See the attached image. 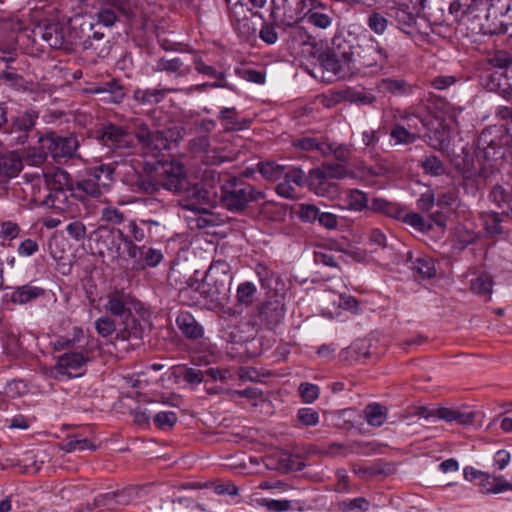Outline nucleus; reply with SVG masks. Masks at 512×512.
I'll return each instance as SVG.
<instances>
[{
    "label": "nucleus",
    "mask_w": 512,
    "mask_h": 512,
    "mask_svg": "<svg viewBox=\"0 0 512 512\" xmlns=\"http://www.w3.org/2000/svg\"><path fill=\"white\" fill-rule=\"evenodd\" d=\"M387 59V52L372 37L359 38L354 44L341 34L335 35L328 50L319 56L322 68L338 78L363 68H382Z\"/></svg>",
    "instance_id": "1"
},
{
    "label": "nucleus",
    "mask_w": 512,
    "mask_h": 512,
    "mask_svg": "<svg viewBox=\"0 0 512 512\" xmlns=\"http://www.w3.org/2000/svg\"><path fill=\"white\" fill-rule=\"evenodd\" d=\"M230 265L223 260L213 261L205 273L202 283L195 281L189 288L199 291L201 296L213 307L223 306L229 299L232 283Z\"/></svg>",
    "instance_id": "2"
},
{
    "label": "nucleus",
    "mask_w": 512,
    "mask_h": 512,
    "mask_svg": "<svg viewBox=\"0 0 512 512\" xmlns=\"http://www.w3.org/2000/svg\"><path fill=\"white\" fill-rule=\"evenodd\" d=\"M46 195L41 198L40 195H34V201L56 212L67 213L74 217L78 213V206L71 199L69 192L70 175L62 169H57L52 173H45Z\"/></svg>",
    "instance_id": "3"
},
{
    "label": "nucleus",
    "mask_w": 512,
    "mask_h": 512,
    "mask_svg": "<svg viewBox=\"0 0 512 512\" xmlns=\"http://www.w3.org/2000/svg\"><path fill=\"white\" fill-rule=\"evenodd\" d=\"M264 197L263 191L241 178H230L221 186V201L224 207L231 212L241 213L251 203Z\"/></svg>",
    "instance_id": "4"
},
{
    "label": "nucleus",
    "mask_w": 512,
    "mask_h": 512,
    "mask_svg": "<svg viewBox=\"0 0 512 512\" xmlns=\"http://www.w3.org/2000/svg\"><path fill=\"white\" fill-rule=\"evenodd\" d=\"M386 15L389 16L391 26L410 38L422 34L418 23L419 12L416 0H394L393 5L387 7Z\"/></svg>",
    "instance_id": "5"
},
{
    "label": "nucleus",
    "mask_w": 512,
    "mask_h": 512,
    "mask_svg": "<svg viewBox=\"0 0 512 512\" xmlns=\"http://www.w3.org/2000/svg\"><path fill=\"white\" fill-rule=\"evenodd\" d=\"M485 23L479 24L484 34L512 35V0H489Z\"/></svg>",
    "instance_id": "6"
},
{
    "label": "nucleus",
    "mask_w": 512,
    "mask_h": 512,
    "mask_svg": "<svg viewBox=\"0 0 512 512\" xmlns=\"http://www.w3.org/2000/svg\"><path fill=\"white\" fill-rule=\"evenodd\" d=\"M176 132L173 129L151 131L147 124L136 125L135 137L141 145L143 155L160 161L163 151L170 148Z\"/></svg>",
    "instance_id": "7"
},
{
    "label": "nucleus",
    "mask_w": 512,
    "mask_h": 512,
    "mask_svg": "<svg viewBox=\"0 0 512 512\" xmlns=\"http://www.w3.org/2000/svg\"><path fill=\"white\" fill-rule=\"evenodd\" d=\"M141 487L129 485L120 490L107 492L95 497L79 512H92L93 509L117 512L140 497Z\"/></svg>",
    "instance_id": "8"
},
{
    "label": "nucleus",
    "mask_w": 512,
    "mask_h": 512,
    "mask_svg": "<svg viewBox=\"0 0 512 512\" xmlns=\"http://www.w3.org/2000/svg\"><path fill=\"white\" fill-rule=\"evenodd\" d=\"M98 138L105 147L119 155L130 153L135 147L134 137L129 129L113 123L104 125Z\"/></svg>",
    "instance_id": "9"
},
{
    "label": "nucleus",
    "mask_w": 512,
    "mask_h": 512,
    "mask_svg": "<svg viewBox=\"0 0 512 512\" xmlns=\"http://www.w3.org/2000/svg\"><path fill=\"white\" fill-rule=\"evenodd\" d=\"M37 33L52 49H69L76 44V38L68 33L63 21L44 22L38 27Z\"/></svg>",
    "instance_id": "10"
},
{
    "label": "nucleus",
    "mask_w": 512,
    "mask_h": 512,
    "mask_svg": "<svg viewBox=\"0 0 512 512\" xmlns=\"http://www.w3.org/2000/svg\"><path fill=\"white\" fill-rule=\"evenodd\" d=\"M507 137L497 128L484 129L478 138V149L482 151L487 161H497L504 158Z\"/></svg>",
    "instance_id": "11"
},
{
    "label": "nucleus",
    "mask_w": 512,
    "mask_h": 512,
    "mask_svg": "<svg viewBox=\"0 0 512 512\" xmlns=\"http://www.w3.org/2000/svg\"><path fill=\"white\" fill-rule=\"evenodd\" d=\"M254 17H260L258 12H252L244 3L236 1L232 4L229 18L234 30L244 39H249L256 34V25L252 21Z\"/></svg>",
    "instance_id": "12"
},
{
    "label": "nucleus",
    "mask_w": 512,
    "mask_h": 512,
    "mask_svg": "<svg viewBox=\"0 0 512 512\" xmlns=\"http://www.w3.org/2000/svg\"><path fill=\"white\" fill-rule=\"evenodd\" d=\"M89 359L87 350L60 355L52 370L55 373V378L59 376H67L69 378L81 376Z\"/></svg>",
    "instance_id": "13"
},
{
    "label": "nucleus",
    "mask_w": 512,
    "mask_h": 512,
    "mask_svg": "<svg viewBox=\"0 0 512 512\" xmlns=\"http://www.w3.org/2000/svg\"><path fill=\"white\" fill-rule=\"evenodd\" d=\"M104 309L111 315L123 319L131 316L132 311H139L141 303L124 290H114L107 295Z\"/></svg>",
    "instance_id": "14"
},
{
    "label": "nucleus",
    "mask_w": 512,
    "mask_h": 512,
    "mask_svg": "<svg viewBox=\"0 0 512 512\" xmlns=\"http://www.w3.org/2000/svg\"><path fill=\"white\" fill-rule=\"evenodd\" d=\"M42 143L56 161L73 157L79 146L76 136H61L55 132L48 133Z\"/></svg>",
    "instance_id": "15"
},
{
    "label": "nucleus",
    "mask_w": 512,
    "mask_h": 512,
    "mask_svg": "<svg viewBox=\"0 0 512 512\" xmlns=\"http://www.w3.org/2000/svg\"><path fill=\"white\" fill-rule=\"evenodd\" d=\"M161 189L170 191L176 195L181 194L187 184L185 167L179 162L166 163L162 172L158 174Z\"/></svg>",
    "instance_id": "16"
},
{
    "label": "nucleus",
    "mask_w": 512,
    "mask_h": 512,
    "mask_svg": "<svg viewBox=\"0 0 512 512\" xmlns=\"http://www.w3.org/2000/svg\"><path fill=\"white\" fill-rule=\"evenodd\" d=\"M284 316V304L280 300L275 299L259 305L254 314V320L262 327L273 330L283 321Z\"/></svg>",
    "instance_id": "17"
},
{
    "label": "nucleus",
    "mask_w": 512,
    "mask_h": 512,
    "mask_svg": "<svg viewBox=\"0 0 512 512\" xmlns=\"http://www.w3.org/2000/svg\"><path fill=\"white\" fill-rule=\"evenodd\" d=\"M180 199L178 200L179 205L191 211H201L203 205L210 203V193L201 184H192L188 182L182 190L181 194H178Z\"/></svg>",
    "instance_id": "18"
},
{
    "label": "nucleus",
    "mask_w": 512,
    "mask_h": 512,
    "mask_svg": "<svg viewBox=\"0 0 512 512\" xmlns=\"http://www.w3.org/2000/svg\"><path fill=\"white\" fill-rule=\"evenodd\" d=\"M129 13V5L124 0H100L95 17L99 24L113 26L121 15Z\"/></svg>",
    "instance_id": "19"
},
{
    "label": "nucleus",
    "mask_w": 512,
    "mask_h": 512,
    "mask_svg": "<svg viewBox=\"0 0 512 512\" xmlns=\"http://www.w3.org/2000/svg\"><path fill=\"white\" fill-rule=\"evenodd\" d=\"M304 19L316 28L327 29L336 19V13L332 7L320 1L309 0V8L304 14Z\"/></svg>",
    "instance_id": "20"
},
{
    "label": "nucleus",
    "mask_w": 512,
    "mask_h": 512,
    "mask_svg": "<svg viewBox=\"0 0 512 512\" xmlns=\"http://www.w3.org/2000/svg\"><path fill=\"white\" fill-rule=\"evenodd\" d=\"M489 5V0H454L449 5V15L452 21L458 22L462 18L467 17L470 19H481L476 11H486Z\"/></svg>",
    "instance_id": "21"
},
{
    "label": "nucleus",
    "mask_w": 512,
    "mask_h": 512,
    "mask_svg": "<svg viewBox=\"0 0 512 512\" xmlns=\"http://www.w3.org/2000/svg\"><path fill=\"white\" fill-rule=\"evenodd\" d=\"M69 192L71 197L82 203H86L89 199H99L103 191L97 184V179L91 174L90 177L74 182H70Z\"/></svg>",
    "instance_id": "22"
},
{
    "label": "nucleus",
    "mask_w": 512,
    "mask_h": 512,
    "mask_svg": "<svg viewBox=\"0 0 512 512\" xmlns=\"http://www.w3.org/2000/svg\"><path fill=\"white\" fill-rule=\"evenodd\" d=\"M92 93L101 95V100L119 104L126 96V89L118 79H111L92 89Z\"/></svg>",
    "instance_id": "23"
},
{
    "label": "nucleus",
    "mask_w": 512,
    "mask_h": 512,
    "mask_svg": "<svg viewBox=\"0 0 512 512\" xmlns=\"http://www.w3.org/2000/svg\"><path fill=\"white\" fill-rule=\"evenodd\" d=\"M38 119V112L34 109H28L12 119L11 128L9 133L15 131L22 132L23 134L18 137V141L24 144L28 139V132L32 131Z\"/></svg>",
    "instance_id": "24"
},
{
    "label": "nucleus",
    "mask_w": 512,
    "mask_h": 512,
    "mask_svg": "<svg viewBox=\"0 0 512 512\" xmlns=\"http://www.w3.org/2000/svg\"><path fill=\"white\" fill-rule=\"evenodd\" d=\"M217 118L226 132L239 131L249 127L250 125L249 120L241 119L239 117V112L235 107L222 108L219 111Z\"/></svg>",
    "instance_id": "25"
},
{
    "label": "nucleus",
    "mask_w": 512,
    "mask_h": 512,
    "mask_svg": "<svg viewBox=\"0 0 512 512\" xmlns=\"http://www.w3.org/2000/svg\"><path fill=\"white\" fill-rule=\"evenodd\" d=\"M45 294L42 287L36 286L33 282L17 286L10 294V301L13 304L23 305L27 304Z\"/></svg>",
    "instance_id": "26"
},
{
    "label": "nucleus",
    "mask_w": 512,
    "mask_h": 512,
    "mask_svg": "<svg viewBox=\"0 0 512 512\" xmlns=\"http://www.w3.org/2000/svg\"><path fill=\"white\" fill-rule=\"evenodd\" d=\"M176 323L179 330L188 339L196 340L203 336V327L189 312L180 313L176 318Z\"/></svg>",
    "instance_id": "27"
},
{
    "label": "nucleus",
    "mask_w": 512,
    "mask_h": 512,
    "mask_svg": "<svg viewBox=\"0 0 512 512\" xmlns=\"http://www.w3.org/2000/svg\"><path fill=\"white\" fill-rule=\"evenodd\" d=\"M122 325L123 327L116 333L115 341H140L142 339V326L133 315L123 318Z\"/></svg>",
    "instance_id": "28"
},
{
    "label": "nucleus",
    "mask_w": 512,
    "mask_h": 512,
    "mask_svg": "<svg viewBox=\"0 0 512 512\" xmlns=\"http://www.w3.org/2000/svg\"><path fill=\"white\" fill-rule=\"evenodd\" d=\"M23 168L22 159L15 151L0 154V174L6 177L17 176Z\"/></svg>",
    "instance_id": "29"
},
{
    "label": "nucleus",
    "mask_w": 512,
    "mask_h": 512,
    "mask_svg": "<svg viewBox=\"0 0 512 512\" xmlns=\"http://www.w3.org/2000/svg\"><path fill=\"white\" fill-rule=\"evenodd\" d=\"M175 89L163 88V89H136L133 94L135 101L142 105H155L160 103L165 96L170 92H175Z\"/></svg>",
    "instance_id": "30"
},
{
    "label": "nucleus",
    "mask_w": 512,
    "mask_h": 512,
    "mask_svg": "<svg viewBox=\"0 0 512 512\" xmlns=\"http://www.w3.org/2000/svg\"><path fill=\"white\" fill-rule=\"evenodd\" d=\"M155 72H169L174 73L178 77H184L191 72L189 66H185L183 61L176 57L173 59L160 58L157 60L155 66H153Z\"/></svg>",
    "instance_id": "31"
},
{
    "label": "nucleus",
    "mask_w": 512,
    "mask_h": 512,
    "mask_svg": "<svg viewBox=\"0 0 512 512\" xmlns=\"http://www.w3.org/2000/svg\"><path fill=\"white\" fill-rule=\"evenodd\" d=\"M309 8V0H283V15L287 21L298 22L304 19Z\"/></svg>",
    "instance_id": "32"
},
{
    "label": "nucleus",
    "mask_w": 512,
    "mask_h": 512,
    "mask_svg": "<svg viewBox=\"0 0 512 512\" xmlns=\"http://www.w3.org/2000/svg\"><path fill=\"white\" fill-rule=\"evenodd\" d=\"M82 46L85 50H92L97 56L104 58L110 53V43L105 39V35L101 32L95 31L92 36H89L83 41Z\"/></svg>",
    "instance_id": "33"
},
{
    "label": "nucleus",
    "mask_w": 512,
    "mask_h": 512,
    "mask_svg": "<svg viewBox=\"0 0 512 512\" xmlns=\"http://www.w3.org/2000/svg\"><path fill=\"white\" fill-rule=\"evenodd\" d=\"M437 418L446 422H456L460 425L471 424L474 419L473 413L461 412L458 409L441 407L436 409Z\"/></svg>",
    "instance_id": "34"
},
{
    "label": "nucleus",
    "mask_w": 512,
    "mask_h": 512,
    "mask_svg": "<svg viewBox=\"0 0 512 512\" xmlns=\"http://www.w3.org/2000/svg\"><path fill=\"white\" fill-rule=\"evenodd\" d=\"M407 261L411 263V269L417 272L422 278H432L436 274L434 262L429 257H418L413 260L412 253L408 252Z\"/></svg>",
    "instance_id": "35"
},
{
    "label": "nucleus",
    "mask_w": 512,
    "mask_h": 512,
    "mask_svg": "<svg viewBox=\"0 0 512 512\" xmlns=\"http://www.w3.org/2000/svg\"><path fill=\"white\" fill-rule=\"evenodd\" d=\"M332 180L323 166L312 169L309 172L308 184L315 190L317 194H324L329 186V181Z\"/></svg>",
    "instance_id": "36"
},
{
    "label": "nucleus",
    "mask_w": 512,
    "mask_h": 512,
    "mask_svg": "<svg viewBox=\"0 0 512 512\" xmlns=\"http://www.w3.org/2000/svg\"><path fill=\"white\" fill-rule=\"evenodd\" d=\"M366 24L371 31H373L376 35H383L389 26H391V22H389V16L386 15L385 11H372L368 14Z\"/></svg>",
    "instance_id": "37"
},
{
    "label": "nucleus",
    "mask_w": 512,
    "mask_h": 512,
    "mask_svg": "<svg viewBox=\"0 0 512 512\" xmlns=\"http://www.w3.org/2000/svg\"><path fill=\"white\" fill-rule=\"evenodd\" d=\"M419 166L424 174L438 177L446 173V166L443 161L436 155L424 156L419 161Z\"/></svg>",
    "instance_id": "38"
},
{
    "label": "nucleus",
    "mask_w": 512,
    "mask_h": 512,
    "mask_svg": "<svg viewBox=\"0 0 512 512\" xmlns=\"http://www.w3.org/2000/svg\"><path fill=\"white\" fill-rule=\"evenodd\" d=\"M114 172L115 168L109 164H102L93 169L92 175L95 179H97V184L103 193L107 192L114 182Z\"/></svg>",
    "instance_id": "39"
},
{
    "label": "nucleus",
    "mask_w": 512,
    "mask_h": 512,
    "mask_svg": "<svg viewBox=\"0 0 512 512\" xmlns=\"http://www.w3.org/2000/svg\"><path fill=\"white\" fill-rule=\"evenodd\" d=\"M143 222V219L129 220L127 224V233H124V237L133 239V243L151 240V237L147 234V229Z\"/></svg>",
    "instance_id": "40"
},
{
    "label": "nucleus",
    "mask_w": 512,
    "mask_h": 512,
    "mask_svg": "<svg viewBox=\"0 0 512 512\" xmlns=\"http://www.w3.org/2000/svg\"><path fill=\"white\" fill-rule=\"evenodd\" d=\"M118 238L123 242L128 257L133 262L135 269H140V262L143 254V245L133 243V239L124 237V232L120 229L117 230Z\"/></svg>",
    "instance_id": "41"
},
{
    "label": "nucleus",
    "mask_w": 512,
    "mask_h": 512,
    "mask_svg": "<svg viewBox=\"0 0 512 512\" xmlns=\"http://www.w3.org/2000/svg\"><path fill=\"white\" fill-rule=\"evenodd\" d=\"M364 414L369 425L379 427L387 419V408L380 404H369L366 406Z\"/></svg>",
    "instance_id": "42"
},
{
    "label": "nucleus",
    "mask_w": 512,
    "mask_h": 512,
    "mask_svg": "<svg viewBox=\"0 0 512 512\" xmlns=\"http://www.w3.org/2000/svg\"><path fill=\"white\" fill-rule=\"evenodd\" d=\"M492 286L493 282L491 276L484 272L477 275L470 283V289L473 293L488 298H490L492 293Z\"/></svg>",
    "instance_id": "43"
},
{
    "label": "nucleus",
    "mask_w": 512,
    "mask_h": 512,
    "mask_svg": "<svg viewBox=\"0 0 512 512\" xmlns=\"http://www.w3.org/2000/svg\"><path fill=\"white\" fill-rule=\"evenodd\" d=\"M257 288L250 281L242 282L238 285L236 291V300L239 305L249 307L253 304Z\"/></svg>",
    "instance_id": "44"
},
{
    "label": "nucleus",
    "mask_w": 512,
    "mask_h": 512,
    "mask_svg": "<svg viewBox=\"0 0 512 512\" xmlns=\"http://www.w3.org/2000/svg\"><path fill=\"white\" fill-rule=\"evenodd\" d=\"M390 137L396 144L401 145L413 144L417 140L416 134L400 123H395L393 125L390 131Z\"/></svg>",
    "instance_id": "45"
},
{
    "label": "nucleus",
    "mask_w": 512,
    "mask_h": 512,
    "mask_svg": "<svg viewBox=\"0 0 512 512\" xmlns=\"http://www.w3.org/2000/svg\"><path fill=\"white\" fill-rule=\"evenodd\" d=\"M345 202L347 207L353 211H363L368 208L367 194L358 189L348 190Z\"/></svg>",
    "instance_id": "46"
},
{
    "label": "nucleus",
    "mask_w": 512,
    "mask_h": 512,
    "mask_svg": "<svg viewBox=\"0 0 512 512\" xmlns=\"http://www.w3.org/2000/svg\"><path fill=\"white\" fill-rule=\"evenodd\" d=\"M258 171L259 173L269 181H277L279 180L283 174H284V167L283 165H279L274 161H264L258 163Z\"/></svg>",
    "instance_id": "47"
},
{
    "label": "nucleus",
    "mask_w": 512,
    "mask_h": 512,
    "mask_svg": "<svg viewBox=\"0 0 512 512\" xmlns=\"http://www.w3.org/2000/svg\"><path fill=\"white\" fill-rule=\"evenodd\" d=\"M290 40L295 46H309L311 49L314 47L315 39L308 33L302 26H292L290 31Z\"/></svg>",
    "instance_id": "48"
},
{
    "label": "nucleus",
    "mask_w": 512,
    "mask_h": 512,
    "mask_svg": "<svg viewBox=\"0 0 512 512\" xmlns=\"http://www.w3.org/2000/svg\"><path fill=\"white\" fill-rule=\"evenodd\" d=\"M380 88L384 92H389L395 95L410 93L411 86L403 79L386 78L381 81Z\"/></svg>",
    "instance_id": "49"
},
{
    "label": "nucleus",
    "mask_w": 512,
    "mask_h": 512,
    "mask_svg": "<svg viewBox=\"0 0 512 512\" xmlns=\"http://www.w3.org/2000/svg\"><path fill=\"white\" fill-rule=\"evenodd\" d=\"M492 81L493 86L491 89L497 88L502 93L512 94V66L507 72L493 74Z\"/></svg>",
    "instance_id": "50"
},
{
    "label": "nucleus",
    "mask_w": 512,
    "mask_h": 512,
    "mask_svg": "<svg viewBox=\"0 0 512 512\" xmlns=\"http://www.w3.org/2000/svg\"><path fill=\"white\" fill-rule=\"evenodd\" d=\"M163 260L161 250L143 245V254L140 262V269L156 267Z\"/></svg>",
    "instance_id": "51"
},
{
    "label": "nucleus",
    "mask_w": 512,
    "mask_h": 512,
    "mask_svg": "<svg viewBox=\"0 0 512 512\" xmlns=\"http://www.w3.org/2000/svg\"><path fill=\"white\" fill-rule=\"evenodd\" d=\"M368 444L353 442L349 445H344L340 443H331L328 446L327 453L332 456H346L349 453H358L361 448L367 446Z\"/></svg>",
    "instance_id": "52"
},
{
    "label": "nucleus",
    "mask_w": 512,
    "mask_h": 512,
    "mask_svg": "<svg viewBox=\"0 0 512 512\" xmlns=\"http://www.w3.org/2000/svg\"><path fill=\"white\" fill-rule=\"evenodd\" d=\"M100 219L106 224L115 226L125 221V214L114 206H107L102 209Z\"/></svg>",
    "instance_id": "53"
},
{
    "label": "nucleus",
    "mask_w": 512,
    "mask_h": 512,
    "mask_svg": "<svg viewBox=\"0 0 512 512\" xmlns=\"http://www.w3.org/2000/svg\"><path fill=\"white\" fill-rule=\"evenodd\" d=\"M73 337H61L53 342V348L56 351H61L64 349H68L73 347L76 343L80 342L82 339L84 332L83 329L80 327H74L72 331Z\"/></svg>",
    "instance_id": "54"
},
{
    "label": "nucleus",
    "mask_w": 512,
    "mask_h": 512,
    "mask_svg": "<svg viewBox=\"0 0 512 512\" xmlns=\"http://www.w3.org/2000/svg\"><path fill=\"white\" fill-rule=\"evenodd\" d=\"M96 448V445L87 438L78 439L76 437H70L63 446V449L68 453L84 450L95 451Z\"/></svg>",
    "instance_id": "55"
},
{
    "label": "nucleus",
    "mask_w": 512,
    "mask_h": 512,
    "mask_svg": "<svg viewBox=\"0 0 512 512\" xmlns=\"http://www.w3.org/2000/svg\"><path fill=\"white\" fill-rule=\"evenodd\" d=\"M95 329L101 337L107 338L113 333H117L116 323L109 316H101L95 321Z\"/></svg>",
    "instance_id": "56"
},
{
    "label": "nucleus",
    "mask_w": 512,
    "mask_h": 512,
    "mask_svg": "<svg viewBox=\"0 0 512 512\" xmlns=\"http://www.w3.org/2000/svg\"><path fill=\"white\" fill-rule=\"evenodd\" d=\"M193 64H194L195 70L200 74H204L206 76L215 78L216 80H224L225 79L224 72H219L214 67L206 65L200 56H195L193 58Z\"/></svg>",
    "instance_id": "57"
},
{
    "label": "nucleus",
    "mask_w": 512,
    "mask_h": 512,
    "mask_svg": "<svg viewBox=\"0 0 512 512\" xmlns=\"http://www.w3.org/2000/svg\"><path fill=\"white\" fill-rule=\"evenodd\" d=\"M177 419L175 412L162 411L155 414L154 423L161 430H169L176 424Z\"/></svg>",
    "instance_id": "58"
},
{
    "label": "nucleus",
    "mask_w": 512,
    "mask_h": 512,
    "mask_svg": "<svg viewBox=\"0 0 512 512\" xmlns=\"http://www.w3.org/2000/svg\"><path fill=\"white\" fill-rule=\"evenodd\" d=\"M488 62L491 66L499 69H504L507 72L512 67V56L505 51H497L489 59Z\"/></svg>",
    "instance_id": "59"
},
{
    "label": "nucleus",
    "mask_w": 512,
    "mask_h": 512,
    "mask_svg": "<svg viewBox=\"0 0 512 512\" xmlns=\"http://www.w3.org/2000/svg\"><path fill=\"white\" fill-rule=\"evenodd\" d=\"M277 25L273 23L264 22L260 31V39L268 45H273L278 41Z\"/></svg>",
    "instance_id": "60"
},
{
    "label": "nucleus",
    "mask_w": 512,
    "mask_h": 512,
    "mask_svg": "<svg viewBox=\"0 0 512 512\" xmlns=\"http://www.w3.org/2000/svg\"><path fill=\"white\" fill-rule=\"evenodd\" d=\"M401 120L403 121L402 125H405L408 130L414 132L417 139L420 137V126H426L425 121L414 114L405 113L401 116Z\"/></svg>",
    "instance_id": "61"
},
{
    "label": "nucleus",
    "mask_w": 512,
    "mask_h": 512,
    "mask_svg": "<svg viewBox=\"0 0 512 512\" xmlns=\"http://www.w3.org/2000/svg\"><path fill=\"white\" fill-rule=\"evenodd\" d=\"M139 188L150 194L157 193L161 189L159 176L147 175L138 181Z\"/></svg>",
    "instance_id": "62"
},
{
    "label": "nucleus",
    "mask_w": 512,
    "mask_h": 512,
    "mask_svg": "<svg viewBox=\"0 0 512 512\" xmlns=\"http://www.w3.org/2000/svg\"><path fill=\"white\" fill-rule=\"evenodd\" d=\"M320 210L312 204H301L298 212L299 218L303 222L313 223L318 220Z\"/></svg>",
    "instance_id": "63"
},
{
    "label": "nucleus",
    "mask_w": 512,
    "mask_h": 512,
    "mask_svg": "<svg viewBox=\"0 0 512 512\" xmlns=\"http://www.w3.org/2000/svg\"><path fill=\"white\" fill-rule=\"evenodd\" d=\"M297 418L305 426H315L319 422V414L312 408L299 409Z\"/></svg>",
    "instance_id": "64"
}]
</instances>
